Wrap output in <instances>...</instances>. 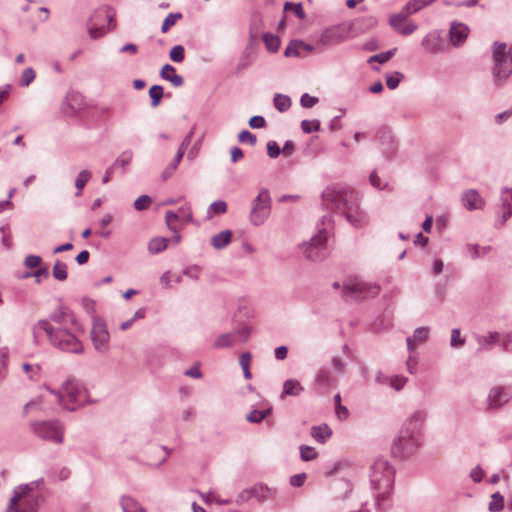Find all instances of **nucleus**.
<instances>
[{
	"instance_id": "obj_36",
	"label": "nucleus",
	"mask_w": 512,
	"mask_h": 512,
	"mask_svg": "<svg viewBox=\"0 0 512 512\" xmlns=\"http://www.w3.org/2000/svg\"><path fill=\"white\" fill-rule=\"evenodd\" d=\"M91 178V173L88 170H82L76 180H75V186L77 188L76 196L81 195L83 188L87 184V182Z\"/></svg>"
},
{
	"instance_id": "obj_63",
	"label": "nucleus",
	"mask_w": 512,
	"mask_h": 512,
	"mask_svg": "<svg viewBox=\"0 0 512 512\" xmlns=\"http://www.w3.org/2000/svg\"><path fill=\"white\" fill-rule=\"evenodd\" d=\"M261 26V18L258 16H255L252 20L251 26H250V36L253 39H256L258 37V30Z\"/></svg>"
},
{
	"instance_id": "obj_24",
	"label": "nucleus",
	"mask_w": 512,
	"mask_h": 512,
	"mask_svg": "<svg viewBox=\"0 0 512 512\" xmlns=\"http://www.w3.org/2000/svg\"><path fill=\"white\" fill-rule=\"evenodd\" d=\"M332 435V430L327 424L313 426L311 428V436L318 443L324 444Z\"/></svg>"
},
{
	"instance_id": "obj_57",
	"label": "nucleus",
	"mask_w": 512,
	"mask_h": 512,
	"mask_svg": "<svg viewBox=\"0 0 512 512\" xmlns=\"http://www.w3.org/2000/svg\"><path fill=\"white\" fill-rule=\"evenodd\" d=\"M42 262V258L37 255H28L25 257L24 264L27 268L33 269L38 267Z\"/></svg>"
},
{
	"instance_id": "obj_34",
	"label": "nucleus",
	"mask_w": 512,
	"mask_h": 512,
	"mask_svg": "<svg viewBox=\"0 0 512 512\" xmlns=\"http://www.w3.org/2000/svg\"><path fill=\"white\" fill-rule=\"evenodd\" d=\"M235 343H236V340L234 338V334L233 333H226V334L220 335L216 339V341L214 343V347H216V348H227V347H231Z\"/></svg>"
},
{
	"instance_id": "obj_11",
	"label": "nucleus",
	"mask_w": 512,
	"mask_h": 512,
	"mask_svg": "<svg viewBox=\"0 0 512 512\" xmlns=\"http://www.w3.org/2000/svg\"><path fill=\"white\" fill-rule=\"evenodd\" d=\"M352 25L341 23L325 29L320 36V43L323 46L340 44L350 38Z\"/></svg>"
},
{
	"instance_id": "obj_43",
	"label": "nucleus",
	"mask_w": 512,
	"mask_h": 512,
	"mask_svg": "<svg viewBox=\"0 0 512 512\" xmlns=\"http://www.w3.org/2000/svg\"><path fill=\"white\" fill-rule=\"evenodd\" d=\"M271 412V409L266 410H253L247 416V421L251 423H259L266 418Z\"/></svg>"
},
{
	"instance_id": "obj_42",
	"label": "nucleus",
	"mask_w": 512,
	"mask_h": 512,
	"mask_svg": "<svg viewBox=\"0 0 512 512\" xmlns=\"http://www.w3.org/2000/svg\"><path fill=\"white\" fill-rule=\"evenodd\" d=\"M396 51L397 48H392L391 50H388L386 52L375 54L368 59V63L378 62L384 64L390 60V58L395 54Z\"/></svg>"
},
{
	"instance_id": "obj_44",
	"label": "nucleus",
	"mask_w": 512,
	"mask_h": 512,
	"mask_svg": "<svg viewBox=\"0 0 512 512\" xmlns=\"http://www.w3.org/2000/svg\"><path fill=\"white\" fill-rule=\"evenodd\" d=\"M132 158H133L132 151L126 150L118 156V158L113 163V166L114 167H116V166L126 167L127 165L130 164V162L132 161Z\"/></svg>"
},
{
	"instance_id": "obj_25",
	"label": "nucleus",
	"mask_w": 512,
	"mask_h": 512,
	"mask_svg": "<svg viewBox=\"0 0 512 512\" xmlns=\"http://www.w3.org/2000/svg\"><path fill=\"white\" fill-rule=\"evenodd\" d=\"M303 390L304 388L298 380L288 379L283 384L281 398L283 399L286 396H298Z\"/></svg>"
},
{
	"instance_id": "obj_58",
	"label": "nucleus",
	"mask_w": 512,
	"mask_h": 512,
	"mask_svg": "<svg viewBox=\"0 0 512 512\" xmlns=\"http://www.w3.org/2000/svg\"><path fill=\"white\" fill-rule=\"evenodd\" d=\"M300 103L304 108H311L318 103V98L310 96L308 93H304L301 96Z\"/></svg>"
},
{
	"instance_id": "obj_32",
	"label": "nucleus",
	"mask_w": 512,
	"mask_h": 512,
	"mask_svg": "<svg viewBox=\"0 0 512 512\" xmlns=\"http://www.w3.org/2000/svg\"><path fill=\"white\" fill-rule=\"evenodd\" d=\"M52 275L58 281H65L68 277L67 265L57 259L52 269Z\"/></svg>"
},
{
	"instance_id": "obj_10",
	"label": "nucleus",
	"mask_w": 512,
	"mask_h": 512,
	"mask_svg": "<svg viewBox=\"0 0 512 512\" xmlns=\"http://www.w3.org/2000/svg\"><path fill=\"white\" fill-rule=\"evenodd\" d=\"M91 340L95 350L99 353H107L110 348V334L103 319L94 317L91 329Z\"/></svg>"
},
{
	"instance_id": "obj_56",
	"label": "nucleus",
	"mask_w": 512,
	"mask_h": 512,
	"mask_svg": "<svg viewBox=\"0 0 512 512\" xmlns=\"http://www.w3.org/2000/svg\"><path fill=\"white\" fill-rule=\"evenodd\" d=\"M238 139L242 143H249L251 146L256 144V136L248 130H243L239 133Z\"/></svg>"
},
{
	"instance_id": "obj_40",
	"label": "nucleus",
	"mask_w": 512,
	"mask_h": 512,
	"mask_svg": "<svg viewBox=\"0 0 512 512\" xmlns=\"http://www.w3.org/2000/svg\"><path fill=\"white\" fill-rule=\"evenodd\" d=\"M149 96L151 98V106L157 107L163 97V88L160 85H153L149 89Z\"/></svg>"
},
{
	"instance_id": "obj_17",
	"label": "nucleus",
	"mask_w": 512,
	"mask_h": 512,
	"mask_svg": "<svg viewBox=\"0 0 512 512\" xmlns=\"http://www.w3.org/2000/svg\"><path fill=\"white\" fill-rule=\"evenodd\" d=\"M423 47L432 54L444 51V40L440 32L432 31L428 33L422 40Z\"/></svg>"
},
{
	"instance_id": "obj_26",
	"label": "nucleus",
	"mask_w": 512,
	"mask_h": 512,
	"mask_svg": "<svg viewBox=\"0 0 512 512\" xmlns=\"http://www.w3.org/2000/svg\"><path fill=\"white\" fill-rule=\"evenodd\" d=\"M231 238L232 232L230 230L221 231L211 238V245L217 250L223 249L230 243Z\"/></svg>"
},
{
	"instance_id": "obj_29",
	"label": "nucleus",
	"mask_w": 512,
	"mask_h": 512,
	"mask_svg": "<svg viewBox=\"0 0 512 512\" xmlns=\"http://www.w3.org/2000/svg\"><path fill=\"white\" fill-rule=\"evenodd\" d=\"M334 378L326 367L320 368L315 376V382L318 385L328 387L334 383Z\"/></svg>"
},
{
	"instance_id": "obj_13",
	"label": "nucleus",
	"mask_w": 512,
	"mask_h": 512,
	"mask_svg": "<svg viewBox=\"0 0 512 512\" xmlns=\"http://www.w3.org/2000/svg\"><path fill=\"white\" fill-rule=\"evenodd\" d=\"M327 241V233L320 230L309 242L303 244L304 253L311 261H318L323 257L322 251Z\"/></svg>"
},
{
	"instance_id": "obj_61",
	"label": "nucleus",
	"mask_w": 512,
	"mask_h": 512,
	"mask_svg": "<svg viewBox=\"0 0 512 512\" xmlns=\"http://www.w3.org/2000/svg\"><path fill=\"white\" fill-rule=\"evenodd\" d=\"M281 153V149L277 142L269 141L267 143V154L271 158H277Z\"/></svg>"
},
{
	"instance_id": "obj_41",
	"label": "nucleus",
	"mask_w": 512,
	"mask_h": 512,
	"mask_svg": "<svg viewBox=\"0 0 512 512\" xmlns=\"http://www.w3.org/2000/svg\"><path fill=\"white\" fill-rule=\"evenodd\" d=\"M181 18H182L181 13H169L162 23L161 32L162 33L168 32L169 29L176 24L177 20H179Z\"/></svg>"
},
{
	"instance_id": "obj_52",
	"label": "nucleus",
	"mask_w": 512,
	"mask_h": 512,
	"mask_svg": "<svg viewBox=\"0 0 512 512\" xmlns=\"http://www.w3.org/2000/svg\"><path fill=\"white\" fill-rule=\"evenodd\" d=\"M404 78L403 74L400 72H395L394 75H389L386 77V85L389 89L394 90L398 87L400 81Z\"/></svg>"
},
{
	"instance_id": "obj_45",
	"label": "nucleus",
	"mask_w": 512,
	"mask_h": 512,
	"mask_svg": "<svg viewBox=\"0 0 512 512\" xmlns=\"http://www.w3.org/2000/svg\"><path fill=\"white\" fill-rule=\"evenodd\" d=\"M300 45H303L302 41H291L285 48L284 55L286 57H299L300 56Z\"/></svg>"
},
{
	"instance_id": "obj_15",
	"label": "nucleus",
	"mask_w": 512,
	"mask_h": 512,
	"mask_svg": "<svg viewBox=\"0 0 512 512\" xmlns=\"http://www.w3.org/2000/svg\"><path fill=\"white\" fill-rule=\"evenodd\" d=\"M427 418L424 410L414 411L404 422L402 430L414 436L422 437L423 426Z\"/></svg>"
},
{
	"instance_id": "obj_27",
	"label": "nucleus",
	"mask_w": 512,
	"mask_h": 512,
	"mask_svg": "<svg viewBox=\"0 0 512 512\" xmlns=\"http://www.w3.org/2000/svg\"><path fill=\"white\" fill-rule=\"evenodd\" d=\"M123 512H146V509L134 498L123 496L120 500Z\"/></svg>"
},
{
	"instance_id": "obj_46",
	"label": "nucleus",
	"mask_w": 512,
	"mask_h": 512,
	"mask_svg": "<svg viewBox=\"0 0 512 512\" xmlns=\"http://www.w3.org/2000/svg\"><path fill=\"white\" fill-rule=\"evenodd\" d=\"M35 77L36 73L31 67L24 69L20 77V85L24 87L29 86L34 81Z\"/></svg>"
},
{
	"instance_id": "obj_22",
	"label": "nucleus",
	"mask_w": 512,
	"mask_h": 512,
	"mask_svg": "<svg viewBox=\"0 0 512 512\" xmlns=\"http://www.w3.org/2000/svg\"><path fill=\"white\" fill-rule=\"evenodd\" d=\"M462 201L464 206L469 209H482L484 200L480 197L476 190H468L463 194Z\"/></svg>"
},
{
	"instance_id": "obj_12",
	"label": "nucleus",
	"mask_w": 512,
	"mask_h": 512,
	"mask_svg": "<svg viewBox=\"0 0 512 512\" xmlns=\"http://www.w3.org/2000/svg\"><path fill=\"white\" fill-rule=\"evenodd\" d=\"M33 431L42 439L54 443L63 442V430L61 425L55 421H43L32 424Z\"/></svg>"
},
{
	"instance_id": "obj_51",
	"label": "nucleus",
	"mask_w": 512,
	"mask_h": 512,
	"mask_svg": "<svg viewBox=\"0 0 512 512\" xmlns=\"http://www.w3.org/2000/svg\"><path fill=\"white\" fill-rule=\"evenodd\" d=\"M301 128L302 131L306 134H309L313 131H319L320 130V122L318 120H303L301 122Z\"/></svg>"
},
{
	"instance_id": "obj_23",
	"label": "nucleus",
	"mask_w": 512,
	"mask_h": 512,
	"mask_svg": "<svg viewBox=\"0 0 512 512\" xmlns=\"http://www.w3.org/2000/svg\"><path fill=\"white\" fill-rule=\"evenodd\" d=\"M161 77L169 82L174 87H181L184 83L183 77L175 73V68L170 64H165L160 73Z\"/></svg>"
},
{
	"instance_id": "obj_14",
	"label": "nucleus",
	"mask_w": 512,
	"mask_h": 512,
	"mask_svg": "<svg viewBox=\"0 0 512 512\" xmlns=\"http://www.w3.org/2000/svg\"><path fill=\"white\" fill-rule=\"evenodd\" d=\"M112 21L113 17L106 12H98L97 14H95L94 17L91 19V23L89 26L90 37L93 39H97L106 34V32L111 29L110 25Z\"/></svg>"
},
{
	"instance_id": "obj_21",
	"label": "nucleus",
	"mask_w": 512,
	"mask_h": 512,
	"mask_svg": "<svg viewBox=\"0 0 512 512\" xmlns=\"http://www.w3.org/2000/svg\"><path fill=\"white\" fill-rule=\"evenodd\" d=\"M429 330L426 327L417 328L411 337L407 338V348L409 352H414L418 345L424 343L428 339Z\"/></svg>"
},
{
	"instance_id": "obj_6",
	"label": "nucleus",
	"mask_w": 512,
	"mask_h": 512,
	"mask_svg": "<svg viewBox=\"0 0 512 512\" xmlns=\"http://www.w3.org/2000/svg\"><path fill=\"white\" fill-rule=\"evenodd\" d=\"M492 58L494 81L500 84L512 74V44L494 42L492 45Z\"/></svg>"
},
{
	"instance_id": "obj_1",
	"label": "nucleus",
	"mask_w": 512,
	"mask_h": 512,
	"mask_svg": "<svg viewBox=\"0 0 512 512\" xmlns=\"http://www.w3.org/2000/svg\"><path fill=\"white\" fill-rule=\"evenodd\" d=\"M322 203L327 209L344 215L354 227H362L367 223L366 215L360 209L358 199L351 190L328 186L322 193Z\"/></svg>"
},
{
	"instance_id": "obj_64",
	"label": "nucleus",
	"mask_w": 512,
	"mask_h": 512,
	"mask_svg": "<svg viewBox=\"0 0 512 512\" xmlns=\"http://www.w3.org/2000/svg\"><path fill=\"white\" fill-rule=\"evenodd\" d=\"M249 125L253 129H259L266 125V121L262 116H253L249 120Z\"/></svg>"
},
{
	"instance_id": "obj_16",
	"label": "nucleus",
	"mask_w": 512,
	"mask_h": 512,
	"mask_svg": "<svg viewBox=\"0 0 512 512\" xmlns=\"http://www.w3.org/2000/svg\"><path fill=\"white\" fill-rule=\"evenodd\" d=\"M409 15L410 14H407L402 10L401 13L392 15L389 23L398 33L402 35H410L414 33L418 27L414 22L407 20Z\"/></svg>"
},
{
	"instance_id": "obj_8",
	"label": "nucleus",
	"mask_w": 512,
	"mask_h": 512,
	"mask_svg": "<svg viewBox=\"0 0 512 512\" xmlns=\"http://www.w3.org/2000/svg\"><path fill=\"white\" fill-rule=\"evenodd\" d=\"M421 444L422 437L411 435L401 429L398 437L393 441L391 450L395 456L405 458L412 455Z\"/></svg>"
},
{
	"instance_id": "obj_59",
	"label": "nucleus",
	"mask_w": 512,
	"mask_h": 512,
	"mask_svg": "<svg viewBox=\"0 0 512 512\" xmlns=\"http://www.w3.org/2000/svg\"><path fill=\"white\" fill-rule=\"evenodd\" d=\"M465 339L461 337L459 329H454L451 334L450 345L454 347H460L464 344Z\"/></svg>"
},
{
	"instance_id": "obj_9",
	"label": "nucleus",
	"mask_w": 512,
	"mask_h": 512,
	"mask_svg": "<svg viewBox=\"0 0 512 512\" xmlns=\"http://www.w3.org/2000/svg\"><path fill=\"white\" fill-rule=\"evenodd\" d=\"M271 211V198L269 191L266 189L260 190L257 197L252 203L250 212V221L254 226L264 224L270 215Z\"/></svg>"
},
{
	"instance_id": "obj_60",
	"label": "nucleus",
	"mask_w": 512,
	"mask_h": 512,
	"mask_svg": "<svg viewBox=\"0 0 512 512\" xmlns=\"http://www.w3.org/2000/svg\"><path fill=\"white\" fill-rule=\"evenodd\" d=\"M252 493L259 501H264L269 497L270 490L266 487L260 486L255 487Z\"/></svg>"
},
{
	"instance_id": "obj_28",
	"label": "nucleus",
	"mask_w": 512,
	"mask_h": 512,
	"mask_svg": "<svg viewBox=\"0 0 512 512\" xmlns=\"http://www.w3.org/2000/svg\"><path fill=\"white\" fill-rule=\"evenodd\" d=\"M502 224L507 221V219L512 215V189H507L503 192L502 195Z\"/></svg>"
},
{
	"instance_id": "obj_20",
	"label": "nucleus",
	"mask_w": 512,
	"mask_h": 512,
	"mask_svg": "<svg viewBox=\"0 0 512 512\" xmlns=\"http://www.w3.org/2000/svg\"><path fill=\"white\" fill-rule=\"evenodd\" d=\"M469 34V28L463 23H453L450 26V42L459 46L465 42Z\"/></svg>"
},
{
	"instance_id": "obj_2",
	"label": "nucleus",
	"mask_w": 512,
	"mask_h": 512,
	"mask_svg": "<svg viewBox=\"0 0 512 512\" xmlns=\"http://www.w3.org/2000/svg\"><path fill=\"white\" fill-rule=\"evenodd\" d=\"M45 333L49 342L56 348L71 353H82L83 346L68 329L53 326L49 320H39L32 327L33 340L37 344L41 333Z\"/></svg>"
},
{
	"instance_id": "obj_35",
	"label": "nucleus",
	"mask_w": 512,
	"mask_h": 512,
	"mask_svg": "<svg viewBox=\"0 0 512 512\" xmlns=\"http://www.w3.org/2000/svg\"><path fill=\"white\" fill-rule=\"evenodd\" d=\"M274 106L280 112L287 111L291 106V99L282 94H276L274 96Z\"/></svg>"
},
{
	"instance_id": "obj_38",
	"label": "nucleus",
	"mask_w": 512,
	"mask_h": 512,
	"mask_svg": "<svg viewBox=\"0 0 512 512\" xmlns=\"http://www.w3.org/2000/svg\"><path fill=\"white\" fill-rule=\"evenodd\" d=\"M227 211V204L225 201L218 200L213 202L207 211L208 217L211 218L213 215L224 214Z\"/></svg>"
},
{
	"instance_id": "obj_4",
	"label": "nucleus",
	"mask_w": 512,
	"mask_h": 512,
	"mask_svg": "<svg viewBox=\"0 0 512 512\" xmlns=\"http://www.w3.org/2000/svg\"><path fill=\"white\" fill-rule=\"evenodd\" d=\"M59 405L69 411L89 402V394L85 386L77 380L70 379L63 383L61 390H49Z\"/></svg>"
},
{
	"instance_id": "obj_33",
	"label": "nucleus",
	"mask_w": 512,
	"mask_h": 512,
	"mask_svg": "<svg viewBox=\"0 0 512 512\" xmlns=\"http://www.w3.org/2000/svg\"><path fill=\"white\" fill-rule=\"evenodd\" d=\"M263 41L265 43V47L268 51L275 53L279 50L281 41L278 36L265 33L263 35Z\"/></svg>"
},
{
	"instance_id": "obj_5",
	"label": "nucleus",
	"mask_w": 512,
	"mask_h": 512,
	"mask_svg": "<svg viewBox=\"0 0 512 512\" xmlns=\"http://www.w3.org/2000/svg\"><path fill=\"white\" fill-rule=\"evenodd\" d=\"M394 468L383 458L374 461L371 466L370 482L378 491L377 500H384L393 488Z\"/></svg>"
},
{
	"instance_id": "obj_37",
	"label": "nucleus",
	"mask_w": 512,
	"mask_h": 512,
	"mask_svg": "<svg viewBox=\"0 0 512 512\" xmlns=\"http://www.w3.org/2000/svg\"><path fill=\"white\" fill-rule=\"evenodd\" d=\"M504 508V497L496 492L491 495V500L489 502V511L490 512H499Z\"/></svg>"
},
{
	"instance_id": "obj_7",
	"label": "nucleus",
	"mask_w": 512,
	"mask_h": 512,
	"mask_svg": "<svg viewBox=\"0 0 512 512\" xmlns=\"http://www.w3.org/2000/svg\"><path fill=\"white\" fill-rule=\"evenodd\" d=\"M380 287L376 283H368L358 278H349L343 284V296L352 300H363L379 294Z\"/></svg>"
},
{
	"instance_id": "obj_62",
	"label": "nucleus",
	"mask_w": 512,
	"mask_h": 512,
	"mask_svg": "<svg viewBox=\"0 0 512 512\" xmlns=\"http://www.w3.org/2000/svg\"><path fill=\"white\" fill-rule=\"evenodd\" d=\"M370 183L373 187L379 189V190H382V189H385L387 188V183H382L380 177L378 176L377 172L376 171H373L371 174H370Z\"/></svg>"
},
{
	"instance_id": "obj_54",
	"label": "nucleus",
	"mask_w": 512,
	"mask_h": 512,
	"mask_svg": "<svg viewBox=\"0 0 512 512\" xmlns=\"http://www.w3.org/2000/svg\"><path fill=\"white\" fill-rule=\"evenodd\" d=\"M500 335L497 332L490 333L488 336L481 337L479 344L483 348H487L489 345L499 341Z\"/></svg>"
},
{
	"instance_id": "obj_3",
	"label": "nucleus",
	"mask_w": 512,
	"mask_h": 512,
	"mask_svg": "<svg viewBox=\"0 0 512 512\" xmlns=\"http://www.w3.org/2000/svg\"><path fill=\"white\" fill-rule=\"evenodd\" d=\"M41 481L22 484L13 490L5 512H37L40 497L34 493Z\"/></svg>"
},
{
	"instance_id": "obj_18",
	"label": "nucleus",
	"mask_w": 512,
	"mask_h": 512,
	"mask_svg": "<svg viewBox=\"0 0 512 512\" xmlns=\"http://www.w3.org/2000/svg\"><path fill=\"white\" fill-rule=\"evenodd\" d=\"M511 398V394L502 387H494L488 395V404L490 408L496 409L506 404Z\"/></svg>"
},
{
	"instance_id": "obj_31",
	"label": "nucleus",
	"mask_w": 512,
	"mask_h": 512,
	"mask_svg": "<svg viewBox=\"0 0 512 512\" xmlns=\"http://www.w3.org/2000/svg\"><path fill=\"white\" fill-rule=\"evenodd\" d=\"M168 238L165 237H155L150 240L148 244V250L152 254H158L164 251L168 246Z\"/></svg>"
},
{
	"instance_id": "obj_48",
	"label": "nucleus",
	"mask_w": 512,
	"mask_h": 512,
	"mask_svg": "<svg viewBox=\"0 0 512 512\" xmlns=\"http://www.w3.org/2000/svg\"><path fill=\"white\" fill-rule=\"evenodd\" d=\"M284 10L293 12L299 19L305 18V13L301 3L295 4L291 2H286L284 5Z\"/></svg>"
},
{
	"instance_id": "obj_30",
	"label": "nucleus",
	"mask_w": 512,
	"mask_h": 512,
	"mask_svg": "<svg viewBox=\"0 0 512 512\" xmlns=\"http://www.w3.org/2000/svg\"><path fill=\"white\" fill-rule=\"evenodd\" d=\"M436 0H410L403 8V11L407 14H414L424 7L432 4Z\"/></svg>"
},
{
	"instance_id": "obj_50",
	"label": "nucleus",
	"mask_w": 512,
	"mask_h": 512,
	"mask_svg": "<svg viewBox=\"0 0 512 512\" xmlns=\"http://www.w3.org/2000/svg\"><path fill=\"white\" fill-rule=\"evenodd\" d=\"M170 58L172 61L174 62H182L184 60V57H185V50H184V47L182 45H175L174 47H172V49L170 50Z\"/></svg>"
},
{
	"instance_id": "obj_49",
	"label": "nucleus",
	"mask_w": 512,
	"mask_h": 512,
	"mask_svg": "<svg viewBox=\"0 0 512 512\" xmlns=\"http://www.w3.org/2000/svg\"><path fill=\"white\" fill-rule=\"evenodd\" d=\"M300 457L303 461H311L317 457L315 449L311 446H300Z\"/></svg>"
},
{
	"instance_id": "obj_19",
	"label": "nucleus",
	"mask_w": 512,
	"mask_h": 512,
	"mask_svg": "<svg viewBox=\"0 0 512 512\" xmlns=\"http://www.w3.org/2000/svg\"><path fill=\"white\" fill-rule=\"evenodd\" d=\"M50 320L57 324V327L62 325L67 326L68 324H75V316L70 309L64 306H60L50 315Z\"/></svg>"
},
{
	"instance_id": "obj_55",
	"label": "nucleus",
	"mask_w": 512,
	"mask_h": 512,
	"mask_svg": "<svg viewBox=\"0 0 512 512\" xmlns=\"http://www.w3.org/2000/svg\"><path fill=\"white\" fill-rule=\"evenodd\" d=\"M151 198L148 195H141L134 202V207L138 211L145 210L149 207Z\"/></svg>"
},
{
	"instance_id": "obj_47",
	"label": "nucleus",
	"mask_w": 512,
	"mask_h": 512,
	"mask_svg": "<svg viewBox=\"0 0 512 512\" xmlns=\"http://www.w3.org/2000/svg\"><path fill=\"white\" fill-rule=\"evenodd\" d=\"M232 333L234 334L236 343L237 342L243 343L248 340L250 333H251V328L249 326H243Z\"/></svg>"
},
{
	"instance_id": "obj_39",
	"label": "nucleus",
	"mask_w": 512,
	"mask_h": 512,
	"mask_svg": "<svg viewBox=\"0 0 512 512\" xmlns=\"http://www.w3.org/2000/svg\"><path fill=\"white\" fill-rule=\"evenodd\" d=\"M250 363H251V354L249 352H244L239 359V364L243 370V375L245 379H250L252 377L250 372Z\"/></svg>"
},
{
	"instance_id": "obj_53",
	"label": "nucleus",
	"mask_w": 512,
	"mask_h": 512,
	"mask_svg": "<svg viewBox=\"0 0 512 512\" xmlns=\"http://www.w3.org/2000/svg\"><path fill=\"white\" fill-rule=\"evenodd\" d=\"M176 213L179 215V220L185 223L192 222L193 220L192 211L189 205L180 207Z\"/></svg>"
}]
</instances>
